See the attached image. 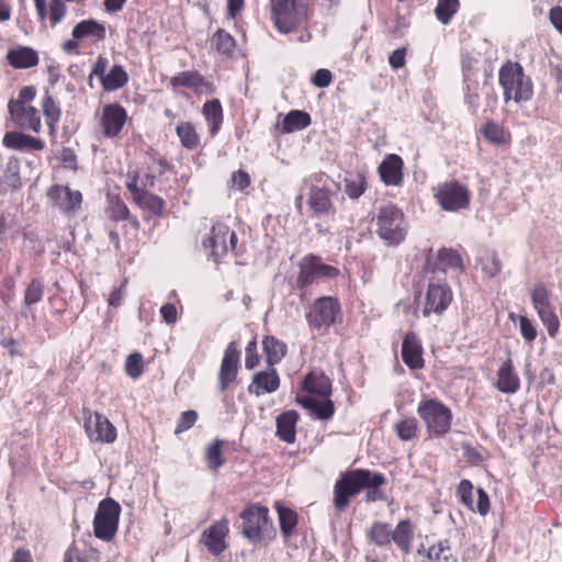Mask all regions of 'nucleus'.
Listing matches in <instances>:
<instances>
[{
  "label": "nucleus",
  "instance_id": "obj_1",
  "mask_svg": "<svg viewBox=\"0 0 562 562\" xmlns=\"http://www.w3.org/2000/svg\"><path fill=\"white\" fill-rule=\"evenodd\" d=\"M385 477L382 473L372 472L368 469H355L340 475L334 486V506L338 510H344L350 502V498L364 486L383 485Z\"/></svg>",
  "mask_w": 562,
  "mask_h": 562
},
{
  "label": "nucleus",
  "instance_id": "obj_2",
  "mask_svg": "<svg viewBox=\"0 0 562 562\" xmlns=\"http://www.w3.org/2000/svg\"><path fill=\"white\" fill-rule=\"evenodd\" d=\"M498 82L503 88L505 102L528 101L532 97L531 79L525 75L519 63L506 61L498 71Z\"/></svg>",
  "mask_w": 562,
  "mask_h": 562
},
{
  "label": "nucleus",
  "instance_id": "obj_3",
  "mask_svg": "<svg viewBox=\"0 0 562 562\" xmlns=\"http://www.w3.org/2000/svg\"><path fill=\"white\" fill-rule=\"evenodd\" d=\"M373 221L378 236L389 246H397L405 239L407 226L404 214L397 206H381Z\"/></svg>",
  "mask_w": 562,
  "mask_h": 562
},
{
  "label": "nucleus",
  "instance_id": "obj_4",
  "mask_svg": "<svg viewBox=\"0 0 562 562\" xmlns=\"http://www.w3.org/2000/svg\"><path fill=\"white\" fill-rule=\"evenodd\" d=\"M419 417L432 437H443L451 427L452 414L450 408L438 400L422 401L417 407Z\"/></svg>",
  "mask_w": 562,
  "mask_h": 562
},
{
  "label": "nucleus",
  "instance_id": "obj_5",
  "mask_svg": "<svg viewBox=\"0 0 562 562\" xmlns=\"http://www.w3.org/2000/svg\"><path fill=\"white\" fill-rule=\"evenodd\" d=\"M307 18V8L302 0H276L272 5V19L276 27L283 34L290 33Z\"/></svg>",
  "mask_w": 562,
  "mask_h": 562
},
{
  "label": "nucleus",
  "instance_id": "obj_6",
  "mask_svg": "<svg viewBox=\"0 0 562 562\" xmlns=\"http://www.w3.org/2000/svg\"><path fill=\"white\" fill-rule=\"evenodd\" d=\"M120 514L121 506L116 501L110 497L102 499L93 519L94 536L103 541H111L117 531Z\"/></svg>",
  "mask_w": 562,
  "mask_h": 562
},
{
  "label": "nucleus",
  "instance_id": "obj_7",
  "mask_svg": "<svg viewBox=\"0 0 562 562\" xmlns=\"http://www.w3.org/2000/svg\"><path fill=\"white\" fill-rule=\"evenodd\" d=\"M551 291L543 283L535 285L530 292L533 308L548 330V335L554 338L560 328V322L555 307L551 301Z\"/></svg>",
  "mask_w": 562,
  "mask_h": 562
},
{
  "label": "nucleus",
  "instance_id": "obj_8",
  "mask_svg": "<svg viewBox=\"0 0 562 562\" xmlns=\"http://www.w3.org/2000/svg\"><path fill=\"white\" fill-rule=\"evenodd\" d=\"M434 196L440 207L447 212H458L470 205L469 189L457 180L440 183Z\"/></svg>",
  "mask_w": 562,
  "mask_h": 562
},
{
  "label": "nucleus",
  "instance_id": "obj_9",
  "mask_svg": "<svg viewBox=\"0 0 562 562\" xmlns=\"http://www.w3.org/2000/svg\"><path fill=\"white\" fill-rule=\"evenodd\" d=\"M340 312L338 301L331 296L317 299L310 312L306 313V321L312 330L325 331L335 324Z\"/></svg>",
  "mask_w": 562,
  "mask_h": 562
},
{
  "label": "nucleus",
  "instance_id": "obj_10",
  "mask_svg": "<svg viewBox=\"0 0 562 562\" xmlns=\"http://www.w3.org/2000/svg\"><path fill=\"white\" fill-rule=\"evenodd\" d=\"M337 268L326 265L321 257L307 255L300 262V273L296 279V286L301 290L316 282L318 279H331L338 276Z\"/></svg>",
  "mask_w": 562,
  "mask_h": 562
},
{
  "label": "nucleus",
  "instance_id": "obj_11",
  "mask_svg": "<svg viewBox=\"0 0 562 562\" xmlns=\"http://www.w3.org/2000/svg\"><path fill=\"white\" fill-rule=\"evenodd\" d=\"M452 301V291L448 285L446 278L435 277L429 280L423 315L429 316L431 313L442 314Z\"/></svg>",
  "mask_w": 562,
  "mask_h": 562
},
{
  "label": "nucleus",
  "instance_id": "obj_12",
  "mask_svg": "<svg viewBox=\"0 0 562 562\" xmlns=\"http://www.w3.org/2000/svg\"><path fill=\"white\" fill-rule=\"evenodd\" d=\"M241 533L250 542L256 543L261 539V532L269 524V510L265 506L250 505L239 515Z\"/></svg>",
  "mask_w": 562,
  "mask_h": 562
},
{
  "label": "nucleus",
  "instance_id": "obj_13",
  "mask_svg": "<svg viewBox=\"0 0 562 562\" xmlns=\"http://www.w3.org/2000/svg\"><path fill=\"white\" fill-rule=\"evenodd\" d=\"M236 243L237 236L235 232H232L227 225L217 223L213 225L210 236L203 241V246L210 249V256L217 261L229 249L234 250Z\"/></svg>",
  "mask_w": 562,
  "mask_h": 562
},
{
  "label": "nucleus",
  "instance_id": "obj_14",
  "mask_svg": "<svg viewBox=\"0 0 562 562\" xmlns=\"http://www.w3.org/2000/svg\"><path fill=\"white\" fill-rule=\"evenodd\" d=\"M85 429L91 441L112 443L116 439V429L108 418L99 413L83 411Z\"/></svg>",
  "mask_w": 562,
  "mask_h": 562
},
{
  "label": "nucleus",
  "instance_id": "obj_15",
  "mask_svg": "<svg viewBox=\"0 0 562 562\" xmlns=\"http://www.w3.org/2000/svg\"><path fill=\"white\" fill-rule=\"evenodd\" d=\"M47 198L65 215L76 214L82 203V194L79 190H71L68 186L54 184L47 192Z\"/></svg>",
  "mask_w": 562,
  "mask_h": 562
},
{
  "label": "nucleus",
  "instance_id": "obj_16",
  "mask_svg": "<svg viewBox=\"0 0 562 562\" xmlns=\"http://www.w3.org/2000/svg\"><path fill=\"white\" fill-rule=\"evenodd\" d=\"M240 352L236 344L234 341L229 342L224 351L218 372V389L221 392L226 391L229 384L236 380Z\"/></svg>",
  "mask_w": 562,
  "mask_h": 562
},
{
  "label": "nucleus",
  "instance_id": "obj_17",
  "mask_svg": "<svg viewBox=\"0 0 562 562\" xmlns=\"http://www.w3.org/2000/svg\"><path fill=\"white\" fill-rule=\"evenodd\" d=\"M8 111L12 121L21 128L30 130L35 133L41 130V117L34 106H26L22 102H15L14 99L8 103Z\"/></svg>",
  "mask_w": 562,
  "mask_h": 562
},
{
  "label": "nucleus",
  "instance_id": "obj_18",
  "mask_svg": "<svg viewBox=\"0 0 562 562\" xmlns=\"http://www.w3.org/2000/svg\"><path fill=\"white\" fill-rule=\"evenodd\" d=\"M127 119L126 110L120 104H106L103 106L101 125L106 137H115L122 131Z\"/></svg>",
  "mask_w": 562,
  "mask_h": 562
},
{
  "label": "nucleus",
  "instance_id": "obj_19",
  "mask_svg": "<svg viewBox=\"0 0 562 562\" xmlns=\"http://www.w3.org/2000/svg\"><path fill=\"white\" fill-rule=\"evenodd\" d=\"M334 194L335 191H331L326 184L323 187L312 186L307 199L310 209L316 215L334 216L335 206L331 201Z\"/></svg>",
  "mask_w": 562,
  "mask_h": 562
},
{
  "label": "nucleus",
  "instance_id": "obj_20",
  "mask_svg": "<svg viewBox=\"0 0 562 562\" xmlns=\"http://www.w3.org/2000/svg\"><path fill=\"white\" fill-rule=\"evenodd\" d=\"M280 386V378L274 368L256 372L252 375L251 384L248 386V392L260 396L265 393H273Z\"/></svg>",
  "mask_w": 562,
  "mask_h": 562
},
{
  "label": "nucleus",
  "instance_id": "obj_21",
  "mask_svg": "<svg viewBox=\"0 0 562 562\" xmlns=\"http://www.w3.org/2000/svg\"><path fill=\"white\" fill-rule=\"evenodd\" d=\"M403 159L398 155H387L378 168L381 180L386 186H400L403 180Z\"/></svg>",
  "mask_w": 562,
  "mask_h": 562
},
{
  "label": "nucleus",
  "instance_id": "obj_22",
  "mask_svg": "<svg viewBox=\"0 0 562 562\" xmlns=\"http://www.w3.org/2000/svg\"><path fill=\"white\" fill-rule=\"evenodd\" d=\"M227 533L228 522L226 519L216 521L204 531L203 541L212 554L218 555L226 549L225 537Z\"/></svg>",
  "mask_w": 562,
  "mask_h": 562
},
{
  "label": "nucleus",
  "instance_id": "obj_23",
  "mask_svg": "<svg viewBox=\"0 0 562 562\" xmlns=\"http://www.w3.org/2000/svg\"><path fill=\"white\" fill-rule=\"evenodd\" d=\"M299 413L294 409H289L280 415L276 419L277 437L286 443H294L296 440V425L299 422Z\"/></svg>",
  "mask_w": 562,
  "mask_h": 562
},
{
  "label": "nucleus",
  "instance_id": "obj_24",
  "mask_svg": "<svg viewBox=\"0 0 562 562\" xmlns=\"http://www.w3.org/2000/svg\"><path fill=\"white\" fill-rule=\"evenodd\" d=\"M402 360L411 369L416 370L424 367L422 357V346L416 335L412 331L407 333L402 344Z\"/></svg>",
  "mask_w": 562,
  "mask_h": 562
},
{
  "label": "nucleus",
  "instance_id": "obj_25",
  "mask_svg": "<svg viewBox=\"0 0 562 562\" xmlns=\"http://www.w3.org/2000/svg\"><path fill=\"white\" fill-rule=\"evenodd\" d=\"M302 387L308 394L327 398L331 395V381L323 371H311L302 382Z\"/></svg>",
  "mask_w": 562,
  "mask_h": 562
},
{
  "label": "nucleus",
  "instance_id": "obj_26",
  "mask_svg": "<svg viewBox=\"0 0 562 562\" xmlns=\"http://www.w3.org/2000/svg\"><path fill=\"white\" fill-rule=\"evenodd\" d=\"M496 387L505 394H514L519 390L520 380L510 359L504 361L498 369Z\"/></svg>",
  "mask_w": 562,
  "mask_h": 562
},
{
  "label": "nucleus",
  "instance_id": "obj_27",
  "mask_svg": "<svg viewBox=\"0 0 562 562\" xmlns=\"http://www.w3.org/2000/svg\"><path fill=\"white\" fill-rule=\"evenodd\" d=\"M3 146L11 149L24 150H42L45 146L41 138L33 137L31 135L21 132H7L2 139Z\"/></svg>",
  "mask_w": 562,
  "mask_h": 562
},
{
  "label": "nucleus",
  "instance_id": "obj_28",
  "mask_svg": "<svg viewBox=\"0 0 562 562\" xmlns=\"http://www.w3.org/2000/svg\"><path fill=\"white\" fill-rule=\"evenodd\" d=\"M296 401L321 420L329 419L335 413L334 402L329 397L318 401L310 395H302L297 396Z\"/></svg>",
  "mask_w": 562,
  "mask_h": 562
},
{
  "label": "nucleus",
  "instance_id": "obj_29",
  "mask_svg": "<svg viewBox=\"0 0 562 562\" xmlns=\"http://www.w3.org/2000/svg\"><path fill=\"white\" fill-rule=\"evenodd\" d=\"M7 59L13 68L25 69L38 64V54L32 47L18 46L9 49Z\"/></svg>",
  "mask_w": 562,
  "mask_h": 562
},
{
  "label": "nucleus",
  "instance_id": "obj_30",
  "mask_svg": "<svg viewBox=\"0 0 562 562\" xmlns=\"http://www.w3.org/2000/svg\"><path fill=\"white\" fill-rule=\"evenodd\" d=\"M71 35L76 40H83L92 37L95 41H101L105 37V27L93 19L83 20L75 25Z\"/></svg>",
  "mask_w": 562,
  "mask_h": 562
},
{
  "label": "nucleus",
  "instance_id": "obj_31",
  "mask_svg": "<svg viewBox=\"0 0 562 562\" xmlns=\"http://www.w3.org/2000/svg\"><path fill=\"white\" fill-rule=\"evenodd\" d=\"M447 269H456L461 272L463 270L462 258L453 249L441 248L438 251L434 271L437 270L445 273Z\"/></svg>",
  "mask_w": 562,
  "mask_h": 562
},
{
  "label": "nucleus",
  "instance_id": "obj_32",
  "mask_svg": "<svg viewBox=\"0 0 562 562\" xmlns=\"http://www.w3.org/2000/svg\"><path fill=\"white\" fill-rule=\"evenodd\" d=\"M100 82L104 91H116L128 82V74L122 65H114Z\"/></svg>",
  "mask_w": 562,
  "mask_h": 562
},
{
  "label": "nucleus",
  "instance_id": "obj_33",
  "mask_svg": "<svg viewBox=\"0 0 562 562\" xmlns=\"http://www.w3.org/2000/svg\"><path fill=\"white\" fill-rule=\"evenodd\" d=\"M266 360L270 366L279 363L286 352V345L273 336H267L262 340Z\"/></svg>",
  "mask_w": 562,
  "mask_h": 562
},
{
  "label": "nucleus",
  "instance_id": "obj_34",
  "mask_svg": "<svg viewBox=\"0 0 562 562\" xmlns=\"http://www.w3.org/2000/svg\"><path fill=\"white\" fill-rule=\"evenodd\" d=\"M414 535V529L409 520H401L395 530L392 531V541H394L398 548L408 553L411 551V543Z\"/></svg>",
  "mask_w": 562,
  "mask_h": 562
},
{
  "label": "nucleus",
  "instance_id": "obj_35",
  "mask_svg": "<svg viewBox=\"0 0 562 562\" xmlns=\"http://www.w3.org/2000/svg\"><path fill=\"white\" fill-rule=\"evenodd\" d=\"M203 114L210 123V133L215 135L223 121V110L221 102L217 99L209 100L203 105Z\"/></svg>",
  "mask_w": 562,
  "mask_h": 562
},
{
  "label": "nucleus",
  "instance_id": "obj_36",
  "mask_svg": "<svg viewBox=\"0 0 562 562\" xmlns=\"http://www.w3.org/2000/svg\"><path fill=\"white\" fill-rule=\"evenodd\" d=\"M367 538L378 547H386L392 541V530L387 524L374 521L367 531Z\"/></svg>",
  "mask_w": 562,
  "mask_h": 562
},
{
  "label": "nucleus",
  "instance_id": "obj_37",
  "mask_svg": "<svg viewBox=\"0 0 562 562\" xmlns=\"http://www.w3.org/2000/svg\"><path fill=\"white\" fill-rule=\"evenodd\" d=\"M311 124L308 113L300 110L290 111L283 119L282 127L285 133L301 131Z\"/></svg>",
  "mask_w": 562,
  "mask_h": 562
},
{
  "label": "nucleus",
  "instance_id": "obj_38",
  "mask_svg": "<svg viewBox=\"0 0 562 562\" xmlns=\"http://www.w3.org/2000/svg\"><path fill=\"white\" fill-rule=\"evenodd\" d=\"M393 428L402 441H411L418 438V423L414 417H406L396 422Z\"/></svg>",
  "mask_w": 562,
  "mask_h": 562
},
{
  "label": "nucleus",
  "instance_id": "obj_39",
  "mask_svg": "<svg viewBox=\"0 0 562 562\" xmlns=\"http://www.w3.org/2000/svg\"><path fill=\"white\" fill-rule=\"evenodd\" d=\"M172 88L186 87L198 90L204 85V78L198 71H182L170 79Z\"/></svg>",
  "mask_w": 562,
  "mask_h": 562
},
{
  "label": "nucleus",
  "instance_id": "obj_40",
  "mask_svg": "<svg viewBox=\"0 0 562 562\" xmlns=\"http://www.w3.org/2000/svg\"><path fill=\"white\" fill-rule=\"evenodd\" d=\"M277 510L281 532L284 537L291 536L297 525V514L294 510L279 504L277 505Z\"/></svg>",
  "mask_w": 562,
  "mask_h": 562
},
{
  "label": "nucleus",
  "instance_id": "obj_41",
  "mask_svg": "<svg viewBox=\"0 0 562 562\" xmlns=\"http://www.w3.org/2000/svg\"><path fill=\"white\" fill-rule=\"evenodd\" d=\"M42 109L46 124L49 128H54V125L60 120L61 110L59 104L48 92L43 97Z\"/></svg>",
  "mask_w": 562,
  "mask_h": 562
},
{
  "label": "nucleus",
  "instance_id": "obj_42",
  "mask_svg": "<svg viewBox=\"0 0 562 562\" xmlns=\"http://www.w3.org/2000/svg\"><path fill=\"white\" fill-rule=\"evenodd\" d=\"M481 132L490 143L495 145L506 144L509 138L505 128L495 122H487L482 126Z\"/></svg>",
  "mask_w": 562,
  "mask_h": 562
},
{
  "label": "nucleus",
  "instance_id": "obj_43",
  "mask_svg": "<svg viewBox=\"0 0 562 562\" xmlns=\"http://www.w3.org/2000/svg\"><path fill=\"white\" fill-rule=\"evenodd\" d=\"M213 42L218 53L227 57L233 55L236 42L229 33L222 29L217 30L213 35Z\"/></svg>",
  "mask_w": 562,
  "mask_h": 562
},
{
  "label": "nucleus",
  "instance_id": "obj_44",
  "mask_svg": "<svg viewBox=\"0 0 562 562\" xmlns=\"http://www.w3.org/2000/svg\"><path fill=\"white\" fill-rule=\"evenodd\" d=\"M3 181L12 189H18L22 184L20 177V161L14 156L10 157L5 164Z\"/></svg>",
  "mask_w": 562,
  "mask_h": 562
},
{
  "label": "nucleus",
  "instance_id": "obj_45",
  "mask_svg": "<svg viewBox=\"0 0 562 562\" xmlns=\"http://www.w3.org/2000/svg\"><path fill=\"white\" fill-rule=\"evenodd\" d=\"M460 7L459 0H438L435 14L439 22L448 24Z\"/></svg>",
  "mask_w": 562,
  "mask_h": 562
},
{
  "label": "nucleus",
  "instance_id": "obj_46",
  "mask_svg": "<svg viewBox=\"0 0 562 562\" xmlns=\"http://www.w3.org/2000/svg\"><path fill=\"white\" fill-rule=\"evenodd\" d=\"M177 135L180 138L182 146L188 149H193L199 144V136L191 123H182L177 126Z\"/></svg>",
  "mask_w": 562,
  "mask_h": 562
},
{
  "label": "nucleus",
  "instance_id": "obj_47",
  "mask_svg": "<svg viewBox=\"0 0 562 562\" xmlns=\"http://www.w3.org/2000/svg\"><path fill=\"white\" fill-rule=\"evenodd\" d=\"M137 204L140 207L149 210L155 215H161L165 207V201L160 196L149 192V190H146Z\"/></svg>",
  "mask_w": 562,
  "mask_h": 562
},
{
  "label": "nucleus",
  "instance_id": "obj_48",
  "mask_svg": "<svg viewBox=\"0 0 562 562\" xmlns=\"http://www.w3.org/2000/svg\"><path fill=\"white\" fill-rule=\"evenodd\" d=\"M222 440H214L206 447L205 458L209 461V468L211 470H217L224 464V459L222 458Z\"/></svg>",
  "mask_w": 562,
  "mask_h": 562
},
{
  "label": "nucleus",
  "instance_id": "obj_49",
  "mask_svg": "<svg viewBox=\"0 0 562 562\" xmlns=\"http://www.w3.org/2000/svg\"><path fill=\"white\" fill-rule=\"evenodd\" d=\"M367 190V181L362 175H357L356 178L346 180L345 193L351 200L359 199Z\"/></svg>",
  "mask_w": 562,
  "mask_h": 562
},
{
  "label": "nucleus",
  "instance_id": "obj_50",
  "mask_svg": "<svg viewBox=\"0 0 562 562\" xmlns=\"http://www.w3.org/2000/svg\"><path fill=\"white\" fill-rule=\"evenodd\" d=\"M44 293V284L40 279H33L24 293V305L31 306L38 303Z\"/></svg>",
  "mask_w": 562,
  "mask_h": 562
},
{
  "label": "nucleus",
  "instance_id": "obj_51",
  "mask_svg": "<svg viewBox=\"0 0 562 562\" xmlns=\"http://www.w3.org/2000/svg\"><path fill=\"white\" fill-rule=\"evenodd\" d=\"M126 374L132 379H137L143 373V357L138 352L130 355L125 362Z\"/></svg>",
  "mask_w": 562,
  "mask_h": 562
},
{
  "label": "nucleus",
  "instance_id": "obj_52",
  "mask_svg": "<svg viewBox=\"0 0 562 562\" xmlns=\"http://www.w3.org/2000/svg\"><path fill=\"white\" fill-rule=\"evenodd\" d=\"M465 101L470 105L473 112L477 109L479 94L475 92L477 82H470V74H465Z\"/></svg>",
  "mask_w": 562,
  "mask_h": 562
},
{
  "label": "nucleus",
  "instance_id": "obj_53",
  "mask_svg": "<svg viewBox=\"0 0 562 562\" xmlns=\"http://www.w3.org/2000/svg\"><path fill=\"white\" fill-rule=\"evenodd\" d=\"M110 216L111 218H113L114 221H124L130 215V211H128V207L126 206V204L120 200L119 198L115 199L112 204H111V207H110Z\"/></svg>",
  "mask_w": 562,
  "mask_h": 562
},
{
  "label": "nucleus",
  "instance_id": "obj_54",
  "mask_svg": "<svg viewBox=\"0 0 562 562\" xmlns=\"http://www.w3.org/2000/svg\"><path fill=\"white\" fill-rule=\"evenodd\" d=\"M198 419V414L195 411H186L181 414L180 420L176 427V434L183 432L190 429Z\"/></svg>",
  "mask_w": 562,
  "mask_h": 562
},
{
  "label": "nucleus",
  "instance_id": "obj_55",
  "mask_svg": "<svg viewBox=\"0 0 562 562\" xmlns=\"http://www.w3.org/2000/svg\"><path fill=\"white\" fill-rule=\"evenodd\" d=\"M472 491L473 485L469 480H462L458 485V494L461 498V502L468 507L472 508Z\"/></svg>",
  "mask_w": 562,
  "mask_h": 562
},
{
  "label": "nucleus",
  "instance_id": "obj_56",
  "mask_svg": "<svg viewBox=\"0 0 562 562\" xmlns=\"http://www.w3.org/2000/svg\"><path fill=\"white\" fill-rule=\"evenodd\" d=\"M259 363V356L257 353V341L252 339L246 347L245 367L252 370Z\"/></svg>",
  "mask_w": 562,
  "mask_h": 562
},
{
  "label": "nucleus",
  "instance_id": "obj_57",
  "mask_svg": "<svg viewBox=\"0 0 562 562\" xmlns=\"http://www.w3.org/2000/svg\"><path fill=\"white\" fill-rule=\"evenodd\" d=\"M520 334L527 341H533L537 337V330L532 323L526 316H519Z\"/></svg>",
  "mask_w": 562,
  "mask_h": 562
},
{
  "label": "nucleus",
  "instance_id": "obj_58",
  "mask_svg": "<svg viewBox=\"0 0 562 562\" xmlns=\"http://www.w3.org/2000/svg\"><path fill=\"white\" fill-rule=\"evenodd\" d=\"M331 72L328 69H318L313 76L312 82L317 88H326L331 82Z\"/></svg>",
  "mask_w": 562,
  "mask_h": 562
},
{
  "label": "nucleus",
  "instance_id": "obj_59",
  "mask_svg": "<svg viewBox=\"0 0 562 562\" xmlns=\"http://www.w3.org/2000/svg\"><path fill=\"white\" fill-rule=\"evenodd\" d=\"M108 65H109L108 59L105 57H103V56H99L97 58V60L94 61V64H93L92 70L90 72V79L93 76H97L100 79V81H101L102 78L106 74Z\"/></svg>",
  "mask_w": 562,
  "mask_h": 562
},
{
  "label": "nucleus",
  "instance_id": "obj_60",
  "mask_svg": "<svg viewBox=\"0 0 562 562\" xmlns=\"http://www.w3.org/2000/svg\"><path fill=\"white\" fill-rule=\"evenodd\" d=\"M160 315L167 324L171 325L177 322V308L173 304L167 303L160 307Z\"/></svg>",
  "mask_w": 562,
  "mask_h": 562
},
{
  "label": "nucleus",
  "instance_id": "obj_61",
  "mask_svg": "<svg viewBox=\"0 0 562 562\" xmlns=\"http://www.w3.org/2000/svg\"><path fill=\"white\" fill-rule=\"evenodd\" d=\"M405 56H406V49L405 48H397L395 49L389 57L390 66L393 69H398L405 65Z\"/></svg>",
  "mask_w": 562,
  "mask_h": 562
},
{
  "label": "nucleus",
  "instance_id": "obj_62",
  "mask_svg": "<svg viewBox=\"0 0 562 562\" xmlns=\"http://www.w3.org/2000/svg\"><path fill=\"white\" fill-rule=\"evenodd\" d=\"M232 181L236 188H238L239 190H244L250 184V177L246 171L238 170L233 173Z\"/></svg>",
  "mask_w": 562,
  "mask_h": 562
},
{
  "label": "nucleus",
  "instance_id": "obj_63",
  "mask_svg": "<svg viewBox=\"0 0 562 562\" xmlns=\"http://www.w3.org/2000/svg\"><path fill=\"white\" fill-rule=\"evenodd\" d=\"M550 21L555 30L562 34V8L554 7L550 10L549 14Z\"/></svg>",
  "mask_w": 562,
  "mask_h": 562
},
{
  "label": "nucleus",
  "instance_id": "obj_64",
  "mask_svg": "<svg viewBox=\"0 0 562 562\" xmlns=\"http://www.w3.org/2000/svg\"><path fill=\"white\" fill-rule=\"evenodd\" d=\"M64 562H90L87 557L80 555L75 547H69L64 555Z\"/></svg>",
  "mask_w": 562,
  "mask_h": 562
}]
</instances>
